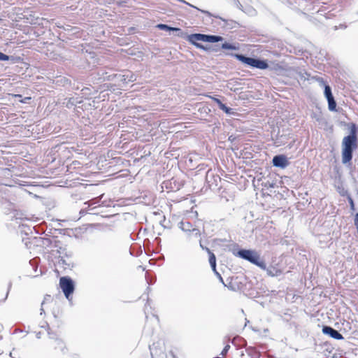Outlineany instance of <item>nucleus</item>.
I'll return each instance as SVG.
<instances>
[{"instance_id":"nucleus-5","label":"nucleus","mask_w":358,"mask_h":358,"mask_svg":"<svg viewBox=\"0 0 358 358\" xmlns=\"http://www.w3.org/2000/svg\"><path fill=\"white\" fill-rule=\"evenodd\" d=\"M315 350L317 352L324 354L327 357H335L336 353L332 345L328 341L322 342L320 344L315 343Z\"/></svg>"},{"instance_id":"nucleus-11","label":"nucleus","mask_w":358,"mask_h":358,"mask_svg":"<svg viewBox=\"0 0 358 358\" xmlns=\"http://www.w3.org/2000/svg\"><path fill=\"white\" fill-rule=\"evenodd\" d=\"M322 332L324 334H329V336H341L336 330L332 329L330 327L324 326L322 328Z\"/></svg>"},{"instance_id":"nucleus-3","label":"nucleus","mask_w":358,"mask_h":358,"mask_svg":"<svg viewBox=\"0 0 358 358\" xmlns=\"http://www.w3.org/2000/svg\"><path fill=\"white\" fill-rule=\"evenodd\" d=\"M238 256L243 259L248 260L250 263L256 265L263 270L266 269V264L264 259L260 257L259 254L255 250H240Z\"/></svg>"},{"instance_id":"nucleus-9","label":"nucleus","mask_w":358,"mask_h":358,"mask_svg":"<svg viewBox=\"0 0 358 358\" xmlns=\"http://www.w3.org/2000/svg\"><path fill=\"white\" fill-rule=\"evenodd\" d=\"M160 343L157 341H154L152 344L149 345V349L150 351V355L152 358H154L155 356H157L159 352H162V348L159 349V345Z\"/></svg>"},{"instance_id":"nucleus-21","label":"nucleus","mask_w":358,"mask_h":358,"mask_svg":"<svg viewBox=\"0 0 358 358\" xmlns=\"http://www.w3.org/2000/svg\"><path fill=\"white\" fill-rule=\"evenodd\" d=\"M222 48L224 49H227V50L235 49V47H234L232 45L227 43H223L222 45Z\"/></svg>"},{"instance_id":"nucleus-2","label":"nucleus","mask_w":358,"mask_h":358,"mask_svg":"<svg viewBox=\"0 0 358 358\" xmlns=\"http://www.w3.org/2000/svg\"><path fill=\"white\" fill-rule=\"evenodd\" d=\"M45 310H50L55 318H60L62 315V310L59 303L50 295L45 296L41 308V314L45 313Z\"/></svg>"},{"instance_id":"nucleus-18","label":"nucleus","mask_w":358,"mask_h":358,"mask_svg":"<svg viewBox=\"0 0 358 358\" xmlns=\"http://www.w3.org/2000/svg\"><path fill=\"white\" fill-rule=\"evenodd\" d=\"M324 95L327 99L333 96L331 87L328 85L324 87Z\"/></svg>"},{"instance_id":"nucleus-7","label":"nucleus","mask_w":358,"mask_h":358,"mask_svg":"<svg viewBox=\"0 0 358 358\" xmlns=\"http://www.w3.org/2000/svg\"><path fill=\"white\" fill-rule=\"evenodd\" d=\"M288 164L287 158L283 155H275L273 158V164L274 166L285 168Z\"/></svg>"},{"instance_id":"nucleus-28","label":"nucleus","mask_w":358,"mask_h":358,"mask_svg":"<svg viewBox=\"0 0 358 358\" xmlns=\"http://www.w3.org/2000/svg\"><path fill=\"white\" fill-rule=\"evenodd\" d=\"M13 96L20 98V97H22V95L21 94H13Z\"/></svg>"},{"instance_id":"nucleus-30","label":"nucleus","mask_w":358,"mask_h":358,"mask_svg":"<svg viewBox=\"0 0 358 358\" xmlns=\"http://www.w3.org/2000/svg\"><path fill=\"white\" fill-rule=\"evenodd\" d=\"M235 338H241V339H242V338H243V337H241V336L235 337Z\"/></svg>"},{"instance_id":"nucleus-20","label":"nucleus","mask_w":358,"mask_h":358,"mask_svg":"<svg viewBox=\"0 0 358 358\" xmlns=\"http://www.w3.org/2000/svg\"><path fill=\"white\" fill-rule=\"evenodd\" d=\"M229 349H230V345H229V344H227V345L224 347V348L222 349V352H221V354H220V355H221L222 356H225V355L228 353V352H229Z\"/></svg>"},{"instance_id":"nucleus-15","label":"nucleus","mask_w":358,"mask_h":358,"mask_svg":"<svg viewBox=\"0 0 358 358\" xmlns=\"http://www.w3.org/2000/svg\"><path fill=\"white\" fill-rule=\"evenodd\" d=\"M266 270H267L268 275L270 276H272V277L278 276L282 273V271L280 269L275 268V267L268 268Z\"/></svg>"},{"instance_id":"nucleus-6","label":"nucleus","mask_w":358,"mask_h":358,"mask_svg":"<svg viewBox=\"0 0 358 358\" xmlns=\"http://www.w3.org/2000/svg\"><path fill=\"white\" fill-rule=\"evenodd\" d=\"M59 284L64 295L67 299H69V296L74 290V286L72 280L69 278L62 277L60 278Z\"/></svg>"},{"instance_id":"nucleus-29","label":"nucleus","mask_w":358,"mask_h":358,"mask_svg":"<svg viewBox=\"0 0 358 358\" xmlns=\"http://www.w3.org/2000/svg\"><path fill=\"white\" fill-rule=\"evenodd\" d=\"M180 36H182V32L180 31V34H178Z\"/></svg>"},{"instance_id":"nucleus-10","label":"nucleus","mask_w":358,"mask_h":358,"mask_svg":"<svg viewBox=\"0 0 358 358\" xmlns=\"http://www.w3.org/2000/svg\"><path fill=\"white\" fill-rule=\"evenodd\" d=\"M210 99H212L219 106V108L224 111L227 114H230L231 113V108H228L227 107L224 103H222V102L217 98L216 97H213V96H208Z\"/></svg>"},{"instance_id":"nucleus-1","label":"nucleus","mask_w":358,"mask_h":358,"mask_svg":"<svg viewBox=\"0 0 358 358\" xmlns=\"http://www.w3.org/2000/svg\"><path fill=\"white\" fill-rule=\"evenodd\" d=\"M357 148V129L352 124L350 133L342 141V162L349 163L352 159V152Z\"/></svg>"},{"instance_id":"nucleus-17","label":"nucleus","mask_w":358,"mask_h":358,"mask_svg":"<svg viewBox=\"0 0 358 358\" xmlns=\"http://www.w3.org/2000/svg\"><path fill=\"white\" fill-rule=\"evenodd\" d=\"M209 254H210V256H209V263H210L211 267L213 268V269L215 270V267H216V258H215V256L211 252H209Z\"/></svg>"},{"instance_id":"nucleus-4","label":"nucleus","mask_w":358,"mask_h":358,"mask_svg":"<svg viewBox=\"0 0 358 358\" xmlns=\"http://www.w3.org/2000/svg\"><path fill=\"white\" fill-rule=\"evenodd\" d=\"M234 56L238 60L252 67H255L262 70L266 69L268 67V64L265 60H260L252 57H248L239 54H236Z\"/></svg>"},{"instance_id":"nucleus-25","label":"nucleus","mask_w":358,"mask_h":358,"mask_svg":"<svg viewBox=\"0 0 358 358\" xmlns=\"http://www.w3.org/2000/svg\"><path fill=\"white\" fill-rule=\"evenodd\" d=\"M30 99H31V97L27 96V97H25V98H24V99H21L20 101L21 103H26V102H27V100H30Z\"/></svg>"},{"instance_id":"nucleus-22","label":"nucleus","mask_w":358,"mask_h":358,"mask_svg":"<svg viewBox=\"0 0 358 358\" xmlns=\"http://www.w3.org/2000/svg\"><path fill=\"white\" fill-rule=\"evenodd\" d=\"M8 59L9 56L0 52V61H8Z\"/></svg>"},{"instance_id":"nucleus-12","label":"nucleus","mask_w":358,"mask_h":358,"mask_svg":"<svg viewBox=\"0 0 358 358\" xmlns=\"http://www.w3.org/2000/svg\"><path fill=\"white\" fill-rule=\"evenodd\" d=\"M222 38L219 36L204 34V42L215 43L221 41Z\"/></svg>"},{"instance_id":"nucleus-24","label":"nucleus","mask_w":358,"mask_h":358,"mask_svg":"<svg viewBox=\"0 0 358 358\" xmlns=\"http://www.w3.org/2000/svg\"><path fill=\"white\" fill-rule=\"evenodd\" d=\"M169 355L172 358H178L177 355H176L175 352L173 350L169 351Z\"/></svg>"},{"instance_id":"nucleus-26","label":"nucleus","mask_w":358,"mask_h":358,"mask_svg":"<svg viewBox=\"0 0 358 358\" xmlns=\"http://www.w3.org/2000/svg\"><path fill=\"white\" fill-rule=\"evenodd\" d=\"M21 332H22V330H20L19 329H15V330L13 332V334H16L21 333Z\"/></svg>"},{"instance_id":"nucleus-13","label":"nucleus","mask_w":358,"mask_h":358,"mask_svg":"<svg viewBox=\"0 0 358 358\" xmlns=\"http://www.w3.org/2000/svg\"><path fill=\"white\" fill-rule=\"evenodd\" d=\"M55 348L59 349L63 353H65L64 350L66 349V347L64 345V343L63 341L59 337H55Z\"/></svg>"},{"instance_id":"nucleus-16","label":"nucleus","mask_w":358,"mask_h":358,"mask_svg":"<svg viewBox=\"0 0 358 358\" xmlns=\"http://www.w3.org/2000/svg\"><path fill=\"white\" fill-rule=\"evenodd\" d=\"M157 27L162 30L180 31L179 28L171 27L164 24H159L157 25Z\"/></svg>"},{"instance_id":"nucleus-19","label":"nucleus","mask_w":358,"mask_h":358,"mask_svg":"<svg viewBox=\"0 0 358 358\" xmlns=\"http://www.w3.org/2000/svg\"><path fill=\"white\" fill-rule=\"evenodd\" d=\"M246 352L249 356L252 357L255 355V350L252 347H248L245 349Z\"/></svg>"},{"instance_id":"nucleus-14","label":"nucleus","mask_w":358,"mask_h":358,"mask_svg":"<svg viewBox=\"0 0 358 358\" xmlns=\"http://www.w3.org/2000/svg\"><path fill=\"white\" fill-rule=\"evenodd\" d=\"M328 101V108L329 110L331 111H336V102L334 100V96L327 98Z\"/></svg>"},{"instance_id":"nucleus-27","label":"nucleus","mask_w":358,"mask_h":358,"mask_svg":"<svg viewBox=\"0 0 358 358\" xmlns=\"http://www.w3.org/2000/svg\"><path fill=\"white\" fill-rule=\"evenodd\" d=\"M332 338L334 339H336V340H343L345 338V337H332Z\"/></svg>"},{"instance_id":"nucleus-23","label":"nucleus","mask_w":358,"mask_h":358,"mask_svg":"<svg viewBox=\"0 0 358 358\" xmlns=\"http://www.w3.org/2000/svg\"><path fill=\"white\" fill-rule=\"evenodd\" d=\"M348 201H349V203H350V208H351L352 210H354V209H355V203H354L353 199H352V197H351V196H349L348 197Z\"/></svg>"},{"instance_id":"nucleus-8","label":"nucleus","mask_w":358,"mask_h":358,"mask_svg":"<svg viewBox=\"0 0 358 358\" xmlns=\"http://www.w3.org/2000/svg\"><path fill=\"white\" fill-rule=\"evenodd\" d=\"M187 40L189 43L194 44L197 48H203V46L197 43L196 41H204V34H192L187 36Z\"/></svg>"},{"instance_id":"nucleus-32","label":"nucleus","mask_w":358,"mask_h":358,"mask_svg":"<svg viewBox=\"0 0 358 358\" xmlns=\"http://www.w3.org/2000/svg\"><path fill=\"white\" fill-rule=\"evenodd\" d=\"M3 337H0V339H1Z\"/></svg>"},{"instance_id":"nucleus-31","label":"nucleus","mask_w":358,"mask_h":358,"mask_svg":"<svg viewBox=\"0 0 358 358\" xmlns=\"http://www.w3.org/2000/svg\"><path fill=\"white\" fill-rule=\"evenodd\" d=\"M350 338H355L356 337L355 336H352V337H349Z\"/></svg>"}]
</instances>
